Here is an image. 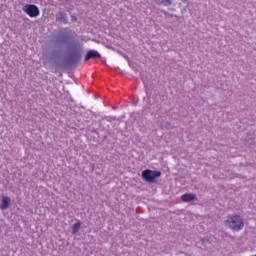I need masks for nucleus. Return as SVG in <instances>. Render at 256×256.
Segmentation results:
<instances>
[{"mask_svg": "<svg viewBox=\"0 0 256 256\" xmlns=\"http://www.w3.org/2000/svg\"><path fill=\"white\" fill-rule=\"evenodd\" d=\"M224 223L231 231H242L245 227V220L239 214L228 215Z\"/></svg>", "mask_w": 256, "mask_h": 256, "instance_id": "f257e3e1", "label": "nucleus"}, {"mask_svg": "<svg viewBox=\"0 0 256 256\" xmlns=\"http://www.w3.org/2000/svg\"><path fill=\"white\" fill-rule=\"evenodd\" d=\"M22 11L28 15L31 19H35L41 15V11L39 10V7L35 4H26L23 8Z\"/></svg>", "mask_w": 256, "mask_h": 256, "instance_id": "f03ea898", "label": "nucleus"}, {"mask_svg": "<svg viewBox=\"0 0 256 256\" xmlns=\"http://www.w3.org/2000/svg\"><path fill=\"white\" fill-rule=\"evenodd\" d=\"M161 177V171L146 169L142 171V179L148 183H155V179Z\"/></svg>", "mask_w": 256, "mask_h": 256, "instance_id": "7ed1b4c3", "label": "nucleus"}, {"mask_svg": "<svg viewBox=\"0 0 256 256\" xmlns=\"http://www.w3.org/2000/svg\"><path fill=\"white\" fill-rule=\"evenodd\" d=\"M9 207H11V197L3 195L0 202V210L7 211Z\"/></svg>", "mask_w": 256, "mask_h": 256, "instance_id": "20e7f679", "label": "nucleus"}, {"mask_svg": "<svg viewBox=\"0 0 256 256\" xmlns=\"http://www.w3.org/2000/svg\"><path fill=\"white\" fill-rule=\"evenodd\" d=\"M196 198H197V195L193 193H186L181 196V200L183 201V203H189L191 201H195Z\"/></svg>", "mask_w": 256, "mask_h": 256, "instance_id": "39448f33", "label": "nucleus"}, {"mask_svg": "<svg viewBox=\"0 0 256 256\" xmlns=\"http://www.w3.org/2000/svg\"><path fill=\"white\" fill-rule=\"evenodd\" d=\"M56 21L58 23H64V25H67V14L65 12H58L56 14Z\"/></svg>", "mask_w": 256, "mask_h": 256, "instance_id": "423d86ee", "label": "nucleus"}, {"mask_svg": "<svg viewBox=\"0 0 256 256\" xmlns=\"http://www.w3.org/2000/svg\"><path fill=\"white\" fill-rule=\"evenodd\" d=\"M97 57H101V54L95 50H90L85 57V61H89V59H97Z\"/></svg>", "mask_w": 256, "mask_h": 256, "instance_id": "0eeeda50", "label": "nucleus"}, {"mask_svg": "<svg viewBox=\"0 0 256 256\" xmlns=\"http://www.w3.org/2000/svg\"><path fill=\"white\" fill-rule=\"evenodd\" d=\"M79 229H81V222L78 221L72 226V233L75 235V233H78Z\"/></svg>", "mask_w": 256, "mask_h": 256, "instance_id": "6e6552de", "label": "nucleus"}, {"mask_svg": "<svg viewBox=\"0 0 256 256\" xmlns=\"http://www.w3.org/2000/svg\"><path fill=\"white\" fill-rule=\"evenodd\" d=\"M164 5H171V0H162Z\"/></svg>", "mask_w": 256, "mask_h": 256, "instance_id": "1a4fd4ad", "label": "nucleus"}]
</instances>
